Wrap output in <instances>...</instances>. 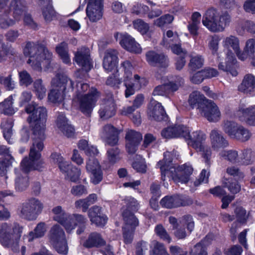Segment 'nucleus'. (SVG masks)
<instances>
[{
  "mask_svg": "<svg viewBox=\"0 0 255 255\" xmlns=\"http://www.w3.org/2000/svg\"><path fill=\"white\" fill-rule=\"evenodd\" d=\"M36 142L31 147L29 152V159L25 158L21 162V169L24 176L21 175L20 170H15V189L22 191L28 186V181L26 173L31 170H40L43 167V162L41 158L40 151L43 149L41 142L37 143V150H35Z\"/></svg>",
  "mask_w": 255,
  "mask_h": 255,
  "instance_id": "obj_1",
  "label": "nucleus"
},
{
  "mask_svg": "<svg viewBox=\"0 0 255 255\" xmlns=\"http://www.w3.org/2000/svg\"><path fill=\"white\" fill-rule=\"evenodd\" d=\"M171 156V152H165L164 159L157 164V167L161 170L162 180L164 181L167 175L171 177L176 183H186L193 173L192 167L189 164L176 167L172 163Z\"/></svg>",
  "mask_w": 255,
  "mask_h": 255,
  "instance_id": "obj_2",
  "label": "nucleus"
},
{
  "mask_svg": "<svg viewBox=\"0 0 255 255\" xmlns=\"http://www.w3.org/2000/svg\"><path fill=\"white\" fill-rule=\"evenodd\" d=\"M27 113L29 114L28 121L33 132V142H36L35 150H37V143L44 138L46 122L47 117L46 109L43 107L38 106L32 103L25 108Z\"/></svg>",
  "mask_w": 255,
  "mask_h": 255,
  "instance_id": "obj_3",
  "label": "nucleus"
},
{
  "mask_svg": "<svg viewBox=\"0 0 255 255\" xmlns=\"http://www.w3.org/2000/svg\"><path fill=\"white\" fill-rule=\"evenodd\" d=\"M222 45L224 48L226 57L219 61L218 68L236 76L238 72L235 69L237 61L235 53L238 58V54L241 51L239 39L234 35L227 36L223 39Z\"/></svg>",
  "mask_w": 255,
  "mask_h": 255,
  "instance_id": "obj_4",
  "label": "nucleus"
},
{
  "mask_svg": "<svg viewBox=\"0 0 255 255\" xmlns=\"http://www.w3.org/2000/svg\"><path fill=\"white\" fill-rule=\"evenodd\" d=\"M24 54L29 57L27 63L35 70L40 71L42 66H47L50 63L52 54L44 46L27 43Z\"/></svg>",
  "mask_w": 255,
  "mask_h": 255,
  "instance_id": "obj_5",
  "label": "nucleus"
},
{
  "mask_svg": "<svg viewBox=\"0 0 255 255\" xmlns=\"http://www.w3.org/2000/svg\"><path fill=\"white\" fill-rule=\"evenodd\" d=\"M74 102L76 103L81 111L84 114H89L93 110L99 96V93L95 88L89 89L85 83H78Z\"/></svg>",
  "mask_w": 255,
  "mask_h": 255,
  "instance_id": "obj_6",
  "label": "nucleus"
},
{
  "mask_svg": "<svg viewBox=\"0 0 255 255\" xmlns=\"http://www.w3.org/2000/svg\"><path fill=\"white\" fill-rule=\"evenodd\" d=\"M22 229L21 226L16 223L12 225L4 223L0 225V242L2 246L16 251Z\"/></svg>",
  "mask_w": 255,
  "mask_h": 255,
  "instance_id": "obj_7",
  "label": "nucleus"
},
{
  "mask_svg": "<svg viewBox=\"0 0 255 255\" xmlns=\"http://www.w3.org/2000/svg\"><path fill=\"white\" fill-rule=\"evenodd\" d=\"M122 68L123 72V82L126 88L125 92V97L128 98L133 95L136 91L144 87L147 84V81L144 78L134 74V83H131L130 80L132 79L133 68L129 62L126 61L122 63Z\"/></svg>",
  "mask_w": 255,
  "mask_h": 255,
  "instance_id": "obj_8",
  "label": "nucleus"
},
{
  "mask_svg": "<svg viewBox=\"0 0 255 255\" xmlns=\"http://www.w3.org/2000/svg\"><path fill=\"white\" fill-rule=\"evenodd\" d=\"M185 130L186 132L182 133V137L185 139L189 145L195 148L197 151L201 152L206 163L209 165L211 151L210 148L204 144L206 139L205 134L200 130H196L190 133L189 128L187 127Z\"/></svg>",
  "mask_w": 255,
  "mask_h": 255,
  "instance_id": "obj_9",
  "label": "nucleus"
},
{
  "mask_svg": "<svg viewBox=\"0 0 255 255\" xmlns=\"http://www.w3.org/2000/svg\"><path fill=\"white\" fill-rule=\"evenodd\" d=\"M230 22V16L228 14H220L217 10H208L202 19L203 24L210 31L214 32H222Z\"/></svg>",
  "mask_w": 255,
  "mask_h": 255,
  "instance_id": "obj_10",
  "label": "nucleus"
},
{
  "mask_svg": "<svg viewBox=\"0 0 255 255\" xmlns=\"http://www.w3.org/2000/svg\"><path fill=\"white\" fill-rule=\"evenodd\" d=\"M51 86L48 99L53 103H57L63 100L64 92L66 90H73V82L65 75H58L52 79Z\"/></svg>",
  "mask_w": 255,
  "mask_h": 255,
  "instance_id": "obj_11",
  "label": "nucleus"
},
{
  "mask_svg": "<svg viewBox=\"0 0 255 255\" xmlns=\"http://www.w3.org/2000/svg\"><path fill=\"white\" fill-rule=\"evenodd\" d=\"M43 207V203L38 199H29L22 204L20 216L28 220H35L42 212Z\"/></svg>",
  "mask_w": 255,
  "mask_h": 255,
  "instance_id": "obj_12",
  "label": "nucleus"
},
{
  "mask_svg": "<svg viewBox=\"0 0 255 255\" xmlns=\"http://www.w3.org/2000/svg\"><path fill=\"white\" fill-rule=\"evenodd\" d=\"M49 239L51 244L59 253H67L68 247L65 233L59 225L56 224L51 228Z\"/></svg>",
  "mask_w": 255,
  "mask_h": 255,
  "instance_id": "obj_13",
  "label": "nucleus"
},
{
  "mask_svg": "<svg viewBox=\"0 0 255 255\" xmlns=\"http://www.w3.org/2000/svg\"><path fill=\"white\" fill-rule=\"evenodd\" d=\"M26 2L24 0H13L10 3V9L13 10V17L15 21L24 17V23L34 28L36 24L29 14L25 13Z\"/></svg>",
  "mask_w": 255,
  "mask_h": 255,
  "instance_id": "obj_14",
  "label": "nucleus"
},
{
  "mask_svg": "<svg viewBox=\"0 0 255 255\" xmlns=\"http://www.w3.org/2000/svg\"><path fill=\"white\" fill-rule=\"evenodd\" d=\"M224 131L231 138L242 141L248 140L251 136L250 132L242 126L232 121L225 122L223 126Z\"/></svg>",
  "mask_w": 255,
  "mask_h": 255,
  "instance_id": "obj_15",
  "label": "nucleus"
},
{
  "mask_svg": "<svg viewBox=\"0 0 255 255\" xmlns=\"http://www.w3.org/2000/svg\"><path fill=\"white\" fill-rule=\"evenodd\" d=\"M87 219L84 216L78 214L68 215L61 224L68 233L73 231L77 227V233L80 234L84 231Z\"/></svg>",
  "mask_w": 255,
  "mask_h": 255,
  "instance_id": "obj_16",
  "label": "nucleus"
},
{
  "mask_svg": "<svg viewBox=\"0 0 255 255\" xmlns=\"http://www.w3.org/2000/svg\"><path fill=\"white\" fill-rule=\"evenodd\" d=\"M115 37L117 41H119L121 46L127 51L137 54L141 52L142 48L140 45L128 34L117 33Z\"/></svg>",
  "mask_w": 255,
  "mask_h": 255,
  "instance_id": "obj_17",
  "label": "nucleus"
},
{
  "mask_svg": "<svg viewBox=\"0 0 255 255\" xmlns=\"http://www.w3.org/2000/svg\"><path fill=\"white\" fill-rule=\"evenodd\" d=\"M86 168L90 175V180L94 184L99 183L103 179V172L99 161L90 157L86 162Z\"/></svg>",
  "mask_w": 255,
  "mask_h": 255,
  "instance_id": "obj_18",
  "label": "nucleus"
},
{
  "mask_svg": "<svg viewBox=\"0 0 255 255\" xmlns=\"http://www.w3.org/2000/svg\"><path fill=\"white\" fill-rule=\"evenodd\" d=\"M200 115L210 122L219 121L221 113L218 106L212 101H207L199 111Z\"/></svg>",
  "mask_w": 255,
  "mask_h": 255,
  "instance_id": "obj_19",
  "label": "nucleus"
},
{
  "mask_svg": "<svg viewBox=\"0 0 255 255\" xmlns=\"http://www.w3.org/2000/svg\"><path fill=\"white\" fill-rule=\"evenodd\" d=\"M220 155L229 161L233 163H240L243 164H249L251 163L252 158V153L250 150H246L240 155L236 151H222Z\"/></svg>",
  "mask_w": 255,
  "mask_h": 255,
  "instance_id": "obj_20",
  "label": "nucleus"
},
{
  "mask_svg": "<svg viewBox=\"0 0 255 255\" xmlns=\"http://www.w3.org/2000/svg\"><path fill=\"white\" fill-rule=\"evenodd\" d=\"M74 61L83 69L89 71L93 67L90 56V50L86 47H82L74 53Z\"/></svg>",
  "mask_w": 255,
  "mask_h": 255,
  "instance_id": "obj_21",
  "label": "nucleus"
},
{
  "mask_svg": "<svg viewBox=\"0 0 255 255\" xmlns=\"http://www.w3.org/2000/svg\"><path fill=\"white\" fill-rule=\"evenodd\" d=\"M194 229V222L191 216L183 217L180 221V225L176 227L174 235L178 239H183L190 234Z\"/></svg>",
  "mask_w": 255,
  "mask_h": 255,
  "instance_id": "obj_22",
  "label": "nucleus"
},
{
  "mask_svg": "<svg viewBox=\"0 0 255 255\" xmlns=\"http://www.w3.org/2000/svg\"><path fill=\"white\" fill-rule=\"evenodd\" d=\"M118 52L116 50L109 49L106 50L103 56V66L107 72H111L115 69L118 64Z\"/></svg>",
  "mask_w": 255,
  "mask_h": 255,
  "instance_id": "obj_23",
  "label": "nucleus"
},
{
  "mask_svg": "<svg viewBox=\"0 0 255 255\" xmlns=\"http://www.w3.org/2000/svg\"><path fill=\"white\" fill-rule=\"evenodd\" d=\"M123 218L126 223L125 227L123 228L124 230V237L125 242L126 243H129L132 239L131 233H127L126 230L132 231L134 227L138 225V221L135 217L130 212H124L123 213Z\"/></svg>",
  "mask_w": 255,
  "mask_h": 255,
  "instance_id": "obj_24",
  "label": "nucleus"
},
{
  "mask_svg": "<svg viewBox=\"0 0 255 255\" xmlns=\"http://www.w3.org/2000/svg\"><path fill=\"white\" fill-rule=\"evenodd\" d=\"M86 14L92 22L100 20L103 15V2L89 0L86 8Z\"/></svg>",
  "mask_w": 255,
  "mask_h": 255,
  "instance_id": "obj_25",
  "label": "nucleus"
},
{
  "mask_svg": "<svg viewBox=\"0 0 255 255\" xmlns=\"http://www.w3.org/2000/svg\"><path fill=\"white\" fill-rule=\"evenodd\" d=\"M235 116L242 122L255 126V105L239 110Z\"/></svg>",
  "mask_w": 255,
  "mask_h": 255,
  "instance_id": "obj_26",
  "label": "nucleus"
},
{
  "mask_svg": "<svg viewBox=\"0 0 255 255\" xmlns=\"http://www.w3.org/2000/svg\"><path fill=\"white\" fill-rule=\"evenodd\" d=\"M119 131L113 126L108 125L104 127L100 132L101 137L109 144L114 145L119 140Z\"/></svg>",
  "mask_w": 255,
  "mask_h": 255,
  "instance_id": "obj_27",
  "label": "nucleus"
},
{
  "mask_svg": "<svg viewBox=\"0 0 255 255\" xmlns=\"http://www.w3.org/2000/svg\"><path fill=\"white\" fill-rule=\"evenodd\" d=\"M56 128L67 137H72L74 135V129L63 114H59L55 122Z\"/></svg>",
  "mask_w": 255,
  "mask_h": 255,
  "instance_id": "obj_28",
  "label": "nucleus"
},
{
  "mask_svg": "<svg viewBox=\"0 0 255 255\" xmlns=\"http://www.w3.org/2000/svg\"><path fill=\"white\" fill-rule=\"evenodd\" d=\"M148 114L156 121L162 120L165 115V111L161 105L153 99H151L148 106Z\"/></svg>",
  "mask_w": 255,
  "mask_h": 255,
  "instance_id": "obj_29",
  "label": "nucleus"
},
{
  "mask_svg": "<svg viewBox=\"0 0 255 255\" xmlns=\"http://www.w3.org/2000/svg\"><path fill=\"white\" fill-rule=\"evenodd\" d=\"M146 59L148 63L153 66L166 67L168 65V61L166 57L154 51L148 52L146 54Z\"/></svg>",
  "mask_w": 255,
  "mask_h": 255,
  "instance_id": "obj_30",
  "label": "nucleus"
},
{
  "mask_svg": "<svg viewBox=\"0 0 255 255\" xmlns=\"http://www.w3.org/2000/svg\"><path fill=\"white\" fill-rule=\"evenodd\" d=\"M116 113L115 102L112 98L103 102L99 110L100 117L104 119L111 118Z\"/></svg>",
  "mask_w": 255,
  "mask_h": 255,
  "instance_id": "obj_31",
  "label": "nucleus"
},
{
  "mask_svg": "<svg viewBox=\"0 0 255 255\" xmlns=\"http://www.w3.org/2000/svg\"><path fill=\"white\" fill-rule=\"evenodd\" d=\"M207 101L205 96L199 91H194L189 96L188 102L191 108H197L199 112L203 108Z\"/></svg>",
  "mask_w": 255,
  "mask_h": 255,
  "instance_id": "obj_32",
  "label": "nucleus"
},
{
  "mask_svg": "<svg viewBox=\"0 0 255 255\" xmlns=\"http://www.w3.org/2000/svg\"><path fill=\"white\" fill-rule=\"evenodd\" d=\"M255 54V39L251 38L247 40L245 43L243 51H240L238 54V59L245 61L249 57H253Z\"/></svg>",
  "mask_w": 255,
  "mask_h": 255,
  "instance_id": "obj_33",
  "label": "nucleus"
},
{
  "mask_svg": "<svg viewBox=\"0 0 255 255\" xmlns=\"http://www.w3.org/2000/svg\"><path fill=\"white\" fill-rule=\"evenodd\" d=\"M210 139L212 148L215 150H219L227 145V142L223 135L216 129L211 131Z\"/></svg>",
  "mask_w": 255,
  "mask_h": 255,
  "instance_id": "obj_34",
  "label": "nucleus"
},
{
  "mask_svg": "<svg viewBox=\"0 0 255 255\" xmlns=\"http://www.w3.org/2000/svg\"><path fill=\"white\" fill-rule=\"evenodd\" d=\"M238 88L239 91L244 93L251 94L255 91V77L251 74L246 75Z\"/></svg>",
  "mask_w": 255,
  "mask_h": 255,
  "instance_id": "obj_35",
  "label": "nucleus"
},
{
  "mask_svg": "<svg viewBox=\"0 0 255 255\" xmlns=\"http://www.w3.org/2000/svg\"><path fill=\"white\" fill-rule=\"evenodd\" d=\"M186 127L178 126L174 127H169L162 131L161 134L166 138L182 137L184 132H186Z\"/></svg>",
  "mask_w": 255,
  "mask_h": 255,
  "instance_id": "obj_36",
  "label": "nucleus"
},
{
  "mask_svg": "<svg viewBox=\"0 0 255 255\" xmlns=\"http://www.w3.org/2000/svg\"><path fill=\"white\" fill-rule=\"evenodd\" d=\"M162 206L166 208H172L185 205L179 196H166L160 201Z\"/></svg>",
  "mask_w": 255,
  "mask_h": 255,
  "instance_id": "obj_37",
  "label": "nucleus"
},
{
  "mask_svg": "<svg viewBox=\"0 0 255 255\" xmlns=\"http://www.w3.org/2000/svg\"><path fill=\"white\" fill-rule=\"evenodd\" d=\"M14 99L12 95L0 103V113L7 115H12L16 111L13 107Z\"/></svg>",
  "mask_w": 255,
  "mask_h": 255,
  "instance_id": "obj_38",
  "label": "nucleus"
},
{
  "mask_svg": "<svg viewBox=\"0 0 255 255\" xmlns=\"http://www.w3.org/2000/svg\"><path fill=\"white\" fill-rule=\"evenodd\" d=\"M51 157L52 161L58 164L60 170L63 173L67 174L72 167L59 153H54L52 154Z\"/></svg>",
  "mask_w": 255,
  "mask_h": 255,
  "instance_id": "obj_39",
  "label": "nucleus"
},
{
  "mask_svg": "<svg viewBox=\"0 0 255 255\" xmlns=\"http://www.w3.org/2000/svg\"><path fill=\"white\" fill-rule=\"evenodd\" d=\"M51 157L52 161L58 164L60 170L63 173L67 174L72 167L59 153H54L52 154Z\"/></svg>",
  "mask_w": 255,
  "mask_h": 255,
  "instance_id": "obj_40",
  "label": "nucleus"
},
{
  "mask_svg": "<svg viewBox=\"0 0 255 255\" xmlns=\"http://www.w3.org/2000/svg\"><path fill=\"white\" fill-rule=\"evenodd\" d=\"M105 244V241L100 234L97 233L91 234L84 243V246L88 248L101 247Z\"/></svg>",
  "mask_w": 255,
  "mask_h": 255,
  "instance_id": "obj_41",
  "label": "nucleus"
},
{
  "mask_svg": "<svg viewBox=\"0 0 255 255\" xmlns=\"http://www.w3.org/2000/svg\"><path fill=\"white\" fill-rule=\"evenodd\" d=\"M56 51L63 62L65 64L71 63V59L68 53V48L67 43L62 42L56 47Z\"/></svg>",
  "mask_w": 255,
  "mask_h": 255,
  "instance_id": "obj_42",
  "label": "nucleus"
},
{
  "mask_svg": "<svg viewBox=\"0 0 255 255\" xmlns=\"http://www.w3.org/2000/svg\"><path fill=\"white\" fill-rule=\"evenodd\" d=\"M51 215L54 221L61 224L67 217V214L62 206H56L51 209Z\"/></svg>",
  "mask_w": 255,
  "mask_h": 255,
  "instance_id": "obj_43",
  "label": "nucleus"
},
{
  "mask_svg": "<svg viewBox=\"0 0 255 255\" xmlns=\"http://www.w3.org/2000/svg\"><path fill=\"white\" fill-rule=\"evenodd\" d=\"M46 231L45 224L44 223H39L35 228L34 232H30L27 236L28 242H32L34 239L43 237Z\"/></svg>",
  "mask_w": 255,
  "mask_h": 255,
  "instance_id": "obj_44",
  "label": "nucleus"
},
{
  "mask_svg": "<svg viewBox=\"0 0 255 255\" xmlns=\"http://www.w3.org/2000/svg\"><path fill=\"white\" fill-rule=\"evenodd\" d=\"M13 123L10 119H5L1 123V128L2 130L4 137L9 143H11L10 137L12 134Z\"/></svg>",
  "mask_w": 255,
  "mask_h": 255,
  "instance_id": "obj_45",
  "label": "nucleus"
},
{
  "mask_svg": "<svg viewBox=\"0 0 255 255\" xmlns=\"http://www.w3.org/2000/svg\"><path fill=\"white\" fill-rule=\"evenodd\" d=\"M189 67L191 70L196 71L201 68L204 64V59L202 56L199 55H191Z\"/></svg>",
  "mask_w": 255,
  "mask_h": 255,
  "instance_id": "obj_46",
  "label": "nucleus"
},
{
  "mask_svg": "<svg viewBox=\"0 0 255 255\" xmlns=\"http://www.w3.org/2000/svg\"><path fill=\"white\" fill-rule=\"evenodd\" d=\"M209 237H206L202 243L196 244L191 250L190 255H207L204 246L208 245L207 241Z\"/></svg>",
  "mask_w": 255,
  "mask_h": 255,
  "instance_id": "obj_47",
  "label": "nucleus"
},
{
  "mask_svg": "<svg viewBox=\"0 0 255 255\" xmlns=\"http://www.w3.org/2000/svg\"><path fill=\"white\" fill-rule=\"evenodd\" d=\"M180 41L178 35L176 33H174L171 30H168L165 34H164L163 44L166 47H168V45L173 42H178Z\"/></svg>",
  "mask_w": 255,
  "mask_h": 255,
  "instance_id": "obj_48",
  "label": "nucleus"
},
{
  "mask_svg": "<svg viewBox=\"0 0 255 255\" xmlns=\"http://www.w3.org/2000/svg\"><path fill=\"white\" fill-rule=\"evenodd\" d=\"M34 91L39 99H42L45 96L46 89L40 79L36 80L33 84Z\"/></svg>",
  "mask_w": 255,
  "mask_h": 255,
  "instance_id": "obj_49",
  "label": "nucleus"
},
{
  "mask_svg": "<svg viewBox=\"0 0 255 255\" xmlns=\"http://www.w3.org/2000/svg\"><path fill=\"white\" fill-rule=\"evenodd\" d=\"M42 14L45 20L47 22L51 21L56 17V12L52 6L50 4H48L46 7L43 8Z\"/></svg>",
  "mask_w": 255,
  "mask_h": 255,
  "instance_id": "obj_50",
  "label": "nucleus"
},
{
  "mask_svg": "<svg viewBox=\"0 0 255 255\" xmlns=\"http://www.w3.org/2000/svg\"><path fill=\"white\" fill-rule=\"evenodd\" d=\"M133 27L139 32L142 35L145 34L149 31L148 24L142 20L138 19L133 22Z\"/></svg>",
  "mask_w": 255,
  "mask_h": 255,
  "instance_id": "obj_51",
  "label": "nucleus"
},
{
  "mask_svg": "<svg viewBox=\"0 0 255 255\" xmlns=\"http://www.w3.org/2000/svg\"><path fill=\"white\" fill-rule=\"evenodd\" d=\"M19 84L20 85L27 87L33 82L30 75L25 70L18 72Z\"/></svg>",
  "mask_w": 255,
  "mask_h": 255,
  "instance_id": "obj_52",
  "label": "nucleus"
},
{
  "mask_svg": "<svg viewBox=\"0 0 255 255\" xmlns=\"http://www.w3.org/2000/svg\"><path fill=\"white\" fill-rule=\"evenodd\" d=\"M81 169L75 166L72 167L66 174V178L70 181L76 182L80 178Z\"/></svg>",
  "mask_w": 255,
  "mask_h": 255,
  "instance_id": "obj_53",
  "label": "nucleus"
},
{
  "mask_svg": "<svg viewBox=\"0 0 255 255\" xmlns=\"http://www.w3.org/2000/svg\"><path fill=\"white\" fill-rule=\"evenodd\" d=\"M120 70L122 71V67H121ZM122 72L123 73V72ZM122 75H123V73H122ZM119 75H113L109 77L106 81L107 85L111 87L118 88L119 85L123 82L124 80L123 76L121 78H119Z\"/></svg>",
  "mask_w": 255,
  "mask_h": 255,
  "instance_id": "obj_54",
  "label": "nucleus"
},
{
  "mask_svg": "<svg viewBox=\"0 0 255 255\" xmlns=\"http://www.w3.org/2000/svg\"><path fill=\"white\" fill-rule=\"evenodd\" d=\"M174 17L172 15L167 14L156 19L154 21V24L155 25L161 27L166 24L171 23Z\"/></svg>",
  "mask_w": 255,
  "mask_h": 255,
  "instance_id": "obj_55",
  "label": "nucleus"
},
{
  "mask_svg": "<svg viewBox=\"0 0 255 255\" xmlns=\"http://www.w3.org/2000/svg\"><path fill=\"white\" fill-rule=\"evenodd\" d=\"M220 39L218 35L211 36L208 40V47L213 54L216 53L219 49Z\"/></svg>",
  "mask_w": 255,
  "mask_h": 255,
  "instance_id": "obj_56",
  "label": "nucleus"
},
{
  "mask_svg": "<svg viewBox=\"0 0 255 255\" xmlns=\"http://www.w3.org/2000/svg\"><path fill=\"white\" fill-rule=\"evenodd\" d=\"M119 150L115 147H112L107 150L108 159L112 163H115L119 160Z\"/></svg>",
  "mask_w": 255,
  "mask_h": 255,
  "instance_id": "obj_57",
  "label": "nucleus"
},
{
  "mask_svg": "<svg viewBox=\"0 0 255 255\" xmlns=\"http://www.w3.org/2000/svg\"><path fill=\"white\" fill-rule=\"evenodd\" d=\"M129 135L128 134L127 137L126 149L129 154H133L136 152L139 143L133 142V140L130 138Z\"/></svg>",
  "mask_w": 255,
  "mask_h": 255,
  "instance_id": "obj_58",
  "label": "nucleus"
},
{
  "mask_svg": "<svg viewBox=\"0 0 255 255\" xmlns=\"http://www.w3.org/2000/svg\"><path fill=\"white\" fill-rule=\"evenodd\" d=\"M236 213L238 218L239 222L242 224L245 223L248 218L249 213L242 207L237 208Z\"/></svg>",
  "mask_w": 255,
  "mask_h": 255,
  "instance_id": "obj_59",
  "label": "nucleus"
},
{
  "mask_svg": "<svg viewBox=\"0 0 255 255\" xmlns=\"http://www.w3.org/2000/svg\"><path fill=\"white\" fill-rule=\"evenodd\" d=\"M209 175L210 174L209 171L205 169H203L200 174L199 178L194 182L195 186H198L202 183H207Z\"/></svg>",
  "mask_w": 255,
  "mask_h": 255,
  "instance_id": "obj_60",
  "label": "nucleus"
},
{
  "mask_svg": "<svg viewBox=\"0 0 255 255\" xmlns=\"http://www.w3.org/2000/svg\"><path fill=\"white\" fill-rule=\"evenodd\" d=\"M155 231L156 234L159 236L160 238L167 241L168 243L170 242L171 238L167 234L164 229L162 227V226L160 225L157 226L155 229Z\"/></svg>",
  "mask_w": 255,
  "mask_h": 255,
  "instance_id": "obj_61",
  "label": "nucleus"
},
{
  "mask_svg": "<svg viewBox=\"0 0 255 255\" xmlns=\"http://www.w3.org/2000/svg\"><path fill=\"white\" fill-rule=\"evenodd\" d=\"M101 208L97 206L92 207L88 212V216L91 222L96 221V217L101 215Z\"/></svg>",
  "mask_w": 255,
  "mask_h": 255,
  "instance_id": "obj_62",
  "label": "nucleus"
},
{
  "mask_svg": "<svg viewBox=\"0 0 255 255\" xmlns=\"http://www.w3.org/2000/svg\"><path fill=\"white\" fill-rule=\"evenodd\" d=\"M71 193L74 196H81L87 194V191L84 186L79 185L73 186L71 190Z\"/></svg>",
  "mask_w": 255,
  "mask_h": 255,
  "instance_id": "obj_63",
  "label": "nucleus"
},
{
  "mask_svg": "<svg viewBox=\"0 0 255 255\" xmlns=\"http://www.w3.org/2000/svg\"><path fill=\"white\" fill-rule=\"evenodd\" d=\"M153 245L154 246L153 253L155 255H169L162 244L154 242Z\"/></svg>",
  "mask_w": 255,
  "mask_h": 255,
  "instance_id": "obj_64",
  "label": "nucleus"
}]
</instances>
